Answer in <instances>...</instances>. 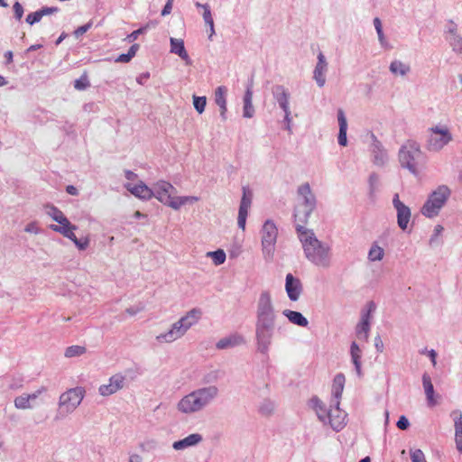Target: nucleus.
I'll return each instance as SVG.
<instances>
[{
    "label": "nucleus",
    "instance_id": "0eeeda50",
    "mask_svg": "<svg viewBox=\"0 0 462 462\" xmlns=\"http://www.w3.org/2000/svg\"><path fill=\"white\" fill-rule=\"evenodd\" d=\"M57 223L59 225H51L50 227L51 230L60 233L65 237L70 239L78 248L80 250L86 249L88 245V239H78L74 231L77 229V226L72 225L69 219L63 215L61 218H60Z\"/></svg>",
    "mask_w": 462,
    "mask_h": 462
},
{
    "label": "nucleus",
    "instance_id": "2eb2a0df",
    "mask_svg": "<svg viewBox=\"0 0 462 462\" xmlns=\"http://www.w3.org/2000/svg\"><path fill=\"white\" fill-rule=\"evenodd\" d=\"M393 206L397 211V222L401 229L405 230L411 218V210L400 199L399 195L395 194L393 199Z\"/></svg>",
    "mask_w": 462,
    "mask_h": 462
},
{
    "label": "nucleus",
    "instance_id": "6e6552de",
    "mask_svg": "<svg viewBox=\"0 0 462 462\" xmlns=\"http://www.w3.org/2000/svg\"><path fill=\"white\" fill-rule=\"evenodd\" d=\"M451 134L444 126H435L430 129L427 148L430 151H439L451 141Z\"/></svg>",
    "mask_w": 462,
    "mask_h": 462
},
{
    "label": "nucleus",
    "instance_id": "13d9d810",
    "mask_svg": "<svg viewBox=\"0 0 462 462\" xmlns=\"http://www.w3.org/2000/svg\"><path fill=\"white\" fill-rule=\"evenodd\" d=\"M89 27H90L89 24L80 26V27H79L77 29L76 33L77 34H83V33H85L89 29Z\"/></svg>",
    "mask_w": 462,
    "mask_h": 462
},
{
    "label": "nucleus",
    "instance_id": "6ab92c4d",
    "mask_svg": "<svg viewBox=\"0 0 462 462\" xmlns=\"http://www.w3.org/2000/svg\"><path fill=\"white\" fill-rule=\"evenodd\" d=\"M285 289L290 300L295 301L301 293V282L299 279L294 278L291 273H288L286 275Z\"/></svg>",
    "mask_w": 462,
    "mask_h": 462
},
{
    "label": "nucleus",
    "instance_id": "bb28decb",
    "mask_svg": "<svg viewBox=\"0 0 462 462\" xmlns=\"http://www.w3.org/2000/svg\"><path fill=\"white\" fill-rule=\"evenodd\" d=\"M345 381L346 378L342 374H337L333 380L332 394L335 398L334 402H337V405H339V399L344 390Z\"/></svg>",
    "mask_w": 462,
    "mask_h": 462
},
{
    "label": "nucleus",
    "instance_id": "9b49d317",
    "mask_svg": "<svg viewBox=\"0 0 462 462\" xmlns=\"http://www.w3.org/2000/svg\"><path fill=\"white\" fill-rule=\"evenodd\" d=\"M278 230L276 226L270 220H267L262 229V245L264 253L269 255L273 251L276 242Z\"/></svg>",
    "mask_w": 462,
    "mask_h": 462
},
{
    "label": "nucleus",
    "instance_id": "680f3d73",
    "mask_svg": "<svg viewBox=\"0 0 462 462\" xmlns=\"http://www.w3.org/2000/svg\"><path fill=\"white\" fill-rule=\"evenodd\" d=\"M429 354H430V356L431 358L433 365H436V356H437L436 352L434 350H431V351H430Z\"/></svg>",
    "mask_w": 462,
    "mask_h": 462
},
{
    "label": "nucleus",
    "instance_id": "1a4fd4ad",
    "mask_svg": "<svg viewBox=\"0 0 462 462\" xmlns=\"http://www.w3.org/2000/svg\"><path fill=\"white\" fill-rule=\"evenodd\" d=\"M298 194L303 199V206L304 208L302 210V217L300 216V210L297 209L296 213L294 215L295 218H299L300 221L303 222L305 221L311 211L314 208L315 206V198L311 192L310 187L308 183H305L299 187L298 189Z\"/></svg>",
    "mask_w": 462,
    "mask_h": 462
},
{
    "label": "nucleus",
    "instance_id": "09e8293b",
    "mask_svg": "<svg viewBox=\"0 0 462 462\" xmlns=\"http://www.w3.org/2000/svg\"><path fill=\"white\" fill-rule=\"evenodd\" d=\"M14 12L15 18L20 21L23 15V8L19 2H15L14 5Z\"/></svg>",
    "mask_w": 462,
    "mask_h": 462
},
{
    "label": "nucleus",
    "instance_id": "f257e3e1",
    "mask_svg": "<svg viewBox=\"0 0 462 462\" xmlns=\"http://www.w3.org/2000/svg\"><path fill=\"white\" fill-rule=\"evenodd\" d=\"M296 230L306 257L317 265L328 266L329 263V246L322 244L311 230H308L300 225H297Z\"/></svg>",
    "mask_w": 462,
    "mask_h": 462
},
{
    "label": "nucleus",
    "instance_id": "3c124183",
    "mask_svg": "<svg viewBox=\"0 0 462 462\" xmlns=\"http://www.w3.org/2000/svg\"><path fill=\"white\" fill-rule=\"evenodd\" d=\"M143 31H144V28H140L136 31H134L129 35H127V37L125 38V41H128L129 42L135 41L137 39V37L139 36V34L143 33Z\"/></svg>",
    "mask_w": 462,
    "mask_h": 462
},
{
    "label": "nucleus",
    "instance_id": "423d86ee",
    "mask_svg": "<svg viewBox=\"0 0 462 462\" xmlns=\"http://www.w3.org/2000/svg\"><path fill=\"white\" fill-rule=\"evenodd\" d=\"M421 154L419 145L415 142H407L399 151V161L403 168L411 173H417V162Z\"/></svg>",
    "mask_w": 462,
    "mask_h": 462
},
{
    "label": "nucleus",
    "instance_id": "de8ad7c7",
    "mask_svg": "<svg viewBox=\"0 0 462 462\" xmlns=\"http://www.w3.org/2000/svg\"><path fill=\"white\" fill-rule=\"evenodd\" d=\"M411 462H427L424 453L420 449L410 450Z\"/></svg>",
    "mask_w": 462,
    "mask_h": 462
},
{
    "label": "nucleus",
    "instance_id": "a211bd4d",
    "mask_svg": "<svg viewBox=\"0 0 462 462\" xmlns=\"http://www.w3.org/2000/svg\"><path fill=\"white\" fill-rule=\"evenodd\" d=\"M46 392L45 387H41L32 393H23L14 399V406L19 410L32 409V402L39 398V396Z\"/></svg>",
    "mask_w": 462,
    "mask_h": 462
},
{
    "label": "nucleus",
    "instance_id": "7ed1b4c3",
    "mask_svg": "<svg viewBox=\"0 0 462 462\" xmlns=\"http://www.w3.org/2000/svg\"><path fill=\"white\" fill-rule=\"evenodd\" d=\"M217 393L216 387L200 389L184 396L178 403V409L184 413L199 411Z\"/></svg>",
    "mask_w": 462,
    "mask_h": 462
},
{
    "label": "nucleus",
    "instance_id": "412c9836",
    "mask_svg": "<svg viewBox=\"0 0 462 462\" xmlns=\"http://www.w3.org/2000/svg\"><path fill=\"white\" fill-rule=\"evenodd\" d=\"M171 52L180 57L187 65L191 64L190 58L185 49L184 42L181 39L171 38Z\"/></svg>",
    "mask_w": 462,
    "mask_h": 462
},
{
    "label": "nucleus",
    "instance_id": "c9c22d12",
    "mask_svg": "<svg viewBox=\"0 0 462 462\" xmlns=\"http://www.w3.org/2000/svg\"><path fill=\"white\" fill-rule=\"evenodd\" d=\"M390 70L394 75H405L410 71V66L399 60H394L390 65Z\"/></svg>",
    "mask_w": 462,
    "mask_h": 462
},
{
    "label": "nucleus",
    "instance_id": "864d4df0",
    "mask_svg": "<svg viewBox=\"0 0 462 462\" xmlns=\"http://www.w3.org/2000/svg\"><path fill=\"white\" fill-rule=\"evenodd\" d=\"M455 441L457 449L462 453V433H457L455 432Z\"/></svg>",
    "mask_w": 462,
    "mask_h": 462
},
{
    "label": "nucleus",
    "instance_id": "473e14b6",
    "mask_svg": "<svg viewBox=\"0 0 462 462\" xmlns=\"http://www.w3.org/2000/svg\"><path fill=\"white\" fill-rule=\"evenodd\" d=\"M253 99V91L250 88H247L245 97H244V116L245 117H252L254 114V107L252 105Z\"/></svg>",
    "mask_w": 462,
    "mask_h": 462
},
{
    "label": "nucleus",
    "instance_id": "69168bd1",
    "mask_svg": "<svg viewBox=\"0 0 462 462\" xmlns=\"http://www.w3.org/2000/svg\"><path fill=\"white\" fill-rule=\"evenodd\" d=\"M40 47H41V45H32V46L28 49V51H35V50H37V49H38V48H40Z\"/></svg>",
    "mask_w": 462,
    "mask_h": 462
},
{
    "label": "nucleus",
    "instance_id": "58836bf2",
    "mask_svg": "<svg viewBox=\"0 0 462 462\" xmlns=\"http://www.w3.org/2000/svg\"><path fill=\"white\" fill-rule=\"evenodd\" d=\"M384 254L383 249L377 245L371 247L368 257L371 261H380L383 259Z\"/></svg>",
    "mask_w": 462,
    "mask_h": 462
},
{
    "label": "nucleus",
    "instance_id": "72a5a7b5",
    "mask_svg": "<svg viewBox=\"0 0 462 462\" xmlns=\"http://www.w3.org/2000/svg\"><path fill=\"white\" fill-rule=\"evenodd\" d=\"M196 6L199 7V8H203V10H204L203 18H204L205 23L210 28L209 38H211L212 35L215 33V30H214V21H213V18H212L210 8H209V6L208 5H202V4H199V3H197Z\"/></svg>",
    "mask_w": 462,
    "mask_h": 462
},
{
    "label": "nucleus",
    "instance_id": "a19ab883",
    "mask_svg": "<svg viewBox=\"0 0 462 462\" xmlns=\"http://www.w3.org/2000/svg\"><path fill=\"white\" fill-rule=\"evenodd\" d=\"M454 420L455 432L462 433V412L459 410L453 411L450 414Z\"/></svg>",
    "mask_w": 462,
    "mask_h": 462
},
{
    "label": "nucleus",
    "instance_id": "9d476101",
    "mask_svg": "<svg viewBox=\"0 0 462 462\" xmlns=\"http://www.w3.org/2000/svg\"><path fill=\"white\" fill-rule=\"evenodd\" d=\"M84 396V390L80 387L69 389L60 397V407L65 412L74 411L81 402Z\"/></svg>",
    "mask_w": 462,
    "mask_h": 462
},
{
    "label": "nucleus",
    "instance_id": "79ce46f5",
    "mask_svg": "<svg viewBox=\"0 0 462 462\" xmlns=\"http://www.w3.org/2000/svg\"><path fill=\"white\" fill-rule=\"evenodd\" d=\"M208 254L212 258L216 265H219L226 261V254L221 249L215 252H209Z\"/></svg>",
    "mask_w": 462,
    "mask_h": 462
},
{
    "label": "nucleus",
    "instance_id": "e2e57ef3",
    "mask_svg": "<svg viewBox=\"0 0 462 462\" xmlns=\"http://www.w3.org/2000/svg\"><path fill=\"white\" fill-rule=\"evenodd\" d=\"M5 85H7V80L0 75V87H4Z\"/></svg>",
    "mask_w": 462,
    "mask_h": 462
},
{
    "label": "nucleus",
    "instance_id": "f03ea898",
    "mask_svg": "<svg viewBox=\"0 0 462 462\" xmlns=\"http://www.w3.org/2000/svg\"><path fill=\"white\" fill-rule=\"evenodd\" d=\"M152 190L154 198L162 204L176 210L186 204H192L199 200V198L194 196H176L177 189L165 180H159L154 183Z\"/></svg>",
    "mask_w": 462,
    "mask_h": 462
},
{
    "label": "nucleus",
    "instance_id": "4be33fe9",
    "mask_svg": "<svg viewBox=\"0 0 462 462\" xmlns=\"http://www.w3.org/2000/svg\"><path fill=\"white\" fill-rule=\"evenodd\" d=\"M422 383L427 397L428 405L430 407L435 406L438 403V401L434 394V387L429 374H424L422 375Z\"/></svg>",
    "mask_w": 462,
    "mask_h": 462
},
{
    "label": "nucleus",
    "instance_id": "f8f14e48",
    "mask_svg": "<svg viewBox=\"0 0 462 462\" xmlns=\"http://www.w3.org/2000/svg\"><path fill=\"white\" fill-rule=\"evenodd\" d=\"M253 199L252 191L246 188H243V196L240 202L238 217H237V225L244 231L245 229L246 217L248 215V210L251 208Z\"/></svg>",
    "mask_w": 462,
    "mask_h": 462
},
{
    "label": "nucleus",
    "instance_id": "dca6fc26",
    "mask_svg": "<svg viewBox=\"0 0 462 462\" xmlns=\"http://www.w3.org/2000/svg\"><path fill=\"white\" fill-rule=\"evenodd\" d=\"M125 380V378L124 375L120 374H114L110 377L107 384H102L99 387V393L103 396H109L116 393L124 387Z\"/></svg>",
    "mask_w": 462,
    "mask_h": 462
},
{
    "label": "nucleus",
    "instance_id": "c756f323",
    "mask_svg": "<svg viewBox=\"0 0 462 462\" xmlns=\"http://www.w3.org/2000/svg\"><path fill=\"white\" fill-rule=\"evenodd\" d=\"M226 88L223 86L218 87L215 91V101L221 109V115L224 116L226 111Z\"/></svg>",
    "mask_w": 462,
    "mask_h": 462
},
{
    "label": "nucleus",
    "instance_id": "c85d7f7f",
    "mask_svg": "<svg viewBox=\"0 0 462 462\" xmlns=\"http://www.w3.org/2000/svg\"><path fill=\"white\" fill-rule=\"evenodd\" d=\"M58 8H43L42 10L36 11L34 13H31L26 17V22L29 24H33L35 23H38L41 21V19L43 17V15L52 14L53 12H56Z\"/></svg>",
    "mask_w": 462,
    "mask_h": 462
},
{
    "label": "nucleus",
    "instance_id": "ea45409f",
    "mask_svg": "<svg viewBox=\"0 0 462 462\" xmlns=\"http://www.w3.org/2000/svg\"><path fill=\"white\" fill-rule=\"evenodd\" d=\"M86 352V347L81 346H71L66 348L65 356L74 357L83 355Z\"/></svg>",
    "mask_w": 462,
    "mask_h": 462
},
{
    "label": "nucleus",
    "instance_id": "603ef678",
    "mask_svg": "<svg viewBox=\"0 0 462 462\" xmlns=\"http://www.w3.org/2000/svg\"><path fill=\"white\" fill-rule=\"evenodd\" d=\"M397 427L400 430H406L409 427V420L405 416H401L397 421Z\"/></svg>",
    "mask_w": 462,
    "mask_h": 462
},
{
    "label": "nucleus",
    "instance_id": "4d7b16f0",
    "mask_svg": "<svg viewBox=\"0 0 462 462\" xmlns=\"http://www.w3.org/2000/svg\"><path fill=\"white\" fill-rule=\"evenodd\" d=\"M171 0H169L168 3L165 5V6L162 12V15L169 14L171 13Z\"/></svg>",
    "mask_w": 462,
    "mask_h": 462
},
{
    "label": "nucleus",
    "instance_id": "5701e85b",
    "mask_svg": "<svg viewBox=\"0 0 462 462\" xmlns=\"http://www.w3.org/2000/svg\"><path fill=\"white\" fill-rule=\"evenodd\" d=\"M201 314H202V312L199 309H192L184 317L180 319L178 321L181 325H183L184 329L186 331H188V329L189 328H191L193 325L198 323V321L199 320V319L201 317Z\"/></svg>",
    "mask_w": 462,
    "mask_h": 462
},
{
    "label": "nucleus",
    "instance_id": "052dcab7",
    "mask_svg": "<svg viewBox=\"0 0 462 462\" xmlns=\"http://www.w3.org/2000/svg\"><path fill=\"white\" fill-rule=\"evenodd\" d=\"M66 189H67V192L69 194H70V195H77L78 194V189L74 186L69 185V186L67 187Z\"/></svg>",
    "mask_w": 462,
    "mask_h": 462
},
{
    "label": "nucleus",
    "instance_id": "338daca9",
    "mask_svg": "<svg viewBox=\"0 0 462 462\" xmlns=\"http://www.w3.org/2000/svg\"><path fill=\"white\" fill-rule=\"evenodd\" d=\"M359 462H370V457H365L362 458Z\"/></svg>",
    "mask_w": 462,
    "mask_h": 462
},
{
    "label": "nucleus",
    "instance_id": "6e6d98bb",
    "mask_svg": "<svg viewBox=\"0 0 462 462\" xmlns=\"http://www.w3.org/2000/svg\"><path fill=\"white\" fill-rule=\"evenodd\" d=\"M443 226L441 225H437L434 228V235H433V237L431 238V241H433V239L435 237H438L439 236H440V234L442 233L443 231Z\"/></svg>",
    "mask_w": 462,
    "mask_h": 462
},
{
    "label": "nucleus",
    "instance_id": "b1692460",
    "mask_svg": "<svg viewBox=\"0 0 462 462\" xmlns=\"http://www.w3.org/2000/svg\"><path fill=\"white\" fill-rule=\"evenodd\" d=\"M318 60L319 61L314 70V79L319 87H323L326 81L324 72L327 69V62L323 53L320 52L318 55Z\"/></svg>",
    "mask_w": 462,
    "mask_h": 462
},
{
    "label": "nucleus",
    "instance_id": "8fccbe9b",
    "mask_svg": "<svg viewBox=\"0 0 462 462\" xmlns=\"http://www.w3.org/2000/svg\"><path fill=\"white\" fill-rule=\"evenodd\" d=\"M374 27H375V30L377 32V34H378V37H379V40L380 41H383V29H382V23L380 21L379 18H374Z\"/></svg>",
    "mask_w": 462,
    "mask_h": 462
},
{
    "label": "nucleus",
    "instance_id": "a878e982",
    "mask_svg": "<svg viewBox=\"0 0 462 462\" xmlns=\"http://www.w3.org/2000/svg\"><path fill=\"white\" fill-rule=\"evenodd\" d=\"M202 440V436L198 433L190 434L188 437L180 439L179 441H175L173 443V448L176 450L184 449L186 448L195 446Z\"/></svg>",
    "mask_w": 462,
    "mask_h": 462
},
{
    "label": "nucleus",
    "instance_id": "2f4dec72",
    "mask_svg": "<svg viewBox=\"0 0 462 462\" xmlns=\"http://www.w3.org/2000/svg\"><path fill=\"white\" fill-rule=\"evenodd\" d=\"M282 92L277 95V101L285 113V119L290 122L291 111L289 109V95L281 88Z\"/></svg>",
    "mask_w": 462,
    "mask_h": 462
},
{
    "label": "nucleus",
    "instance_id": "f3484780",
    "mask_svg": "<svg viewBox=\"0 0 462 462\" xmlns=\"http://www.w3.org/2000/svg\"><path fill=\"white\" fill-rule=\"evenodd\" d=\"M327 420L335 430H340L346 425V414L344 411L339 409L337 402H335V407L328 410Z\"/></svg>",
    "mask_w": 462,
    "mask_h": 462
},
{
    "label": "nucleus",
    "instance_id": "774afa93",
    "mask_svg": "<svg viewBox=\"0 0 462 462\" xmlns=\"http://www.w3.org/2000/svg\"><path fill=\"white\" fill-rule=\"evenodd\" d=\"M0 5L4 6V7H6L7 4H6V2L5 0H0Z\"/></svg>",
    "mask_w": 462,
    "mask_h": 462
},
{
    "label": "nucleus",
    "instance_id": "7c9ffc66",
    "mask_svg": "<svg viewBox=\"0 0 462 462\" xmlns=\"http://www.w3.org/2000/svg\"><path fill=\"white\" fill-rule=\"evenodd\" d=\"M284 315L289 319V320L296 325L306 327L308 325V320L305 317L302 316L301 313L294 310H284Z\"/></svg>",
    "mask_w": 462,
    "mask_h": 462
},
{
    "label": "nucleus",
    "instance_id": "20e7f679",
    "mask_svg": "<svg viewBox=\"0 0 462 462\" xmlns=\"http://www.w3.org/2000/svg\"><path fill=\"white\" fill-rule=\"evenodd\" d=\"M258 322L256 328V335L259 339L265 337L268 335L269 328L273 325L274 315L272 305L271 295L269 292L264 291L261 294L258 302Z\"/></svg>",
    "mask_w": 462,
    "mask_h": 462
},
{
    "label": "nucleus",
    "instance_id": "aec40b11",
    "mask_svg": "<svg viewBox=\"0 0 462 462\" xmlns=\"http://www.w3.org/2000/svg\"><path fill=\"white\" fill-rule=\"evenodd\" d=\"M186 332L183 325L177 321L171 326V328L168 332L157 336V339L160 342L170 343L181 337Z\"/></svg>",
    "mask_w": 462,
    "mask_h": 462
},
{
    "label": "nucleus",
    "instance_id": "0e129e2a",
    "mask_svg": "<svg viewBox=\"0 0 462 462\" xmlns=\"http://www.w3.org/2000/svg\"><path fill=\"white\" fill-rule=\"evenodd\" d=\"M33 229H34V224L28 225V226L25 227V231H26V232H32Z\"/></svg>",
    "mask_w": 462,
    "mask_h": 462
},
{
    "label": "nucleus",
    "instance_id": "c03bdc74",
    "mask_svg": "<svg viewBox=\"0 0 462 462\" xmlns=\"http://www.w3.org/2000/svg\"><path fill=\"white\" fill-rule=\"evenodd\" d=\"M46 214L57 222L64 215L61 210L54 206H46Z\"/></svg>",
    "mask_w": 462,
    "mask_h": 462
},
{
    "label": "nucleus",
    "instance_id": "5fc2aeb1",
    "mask_svg": "<svg viewBox=\"0 0 462 462\" xmlns=\"http://www.w3.org/2000/svg\"><path fill=\"white\" fill-rule=\"evenodd\" d=\"M125 178L129 180L128 182H133L137 180V174L131 171H125Z\"/></svg>",
    "mask_w": 462,
    "mask_h": 462
},
{
    "label": "nucleus",
    "instance_id": "a18cd8bd",
    "mask_svg": "<svg viewBox=\"0 0 462 462\" xmlns=\"http://www.w3.org/2000/svg\"><path fill=\"white\" fill-rule=\"evenodd\" d=\"M207 99L205 97H194L193 105L195 109L199 113H203L206 107Z\"/></svg>",
    "mask_w": 462,
    "mask_h": 462
},
{
    "label": "nucleus",
    "instance_id": "bf43d9fd",
    "mask_svg": "<svg viewBox=\"0 0 462 462\" xmlns=\"http://www.w3.org/2000/svg\"><path fill=\"white\" fill-rule=\"evenodd\" d=\"M5 58L6 60V63L7 64H10L13 62V51H7L5 53Z\"/></svg>",
    "mask_w": 462,
    "mask_h": 462
},
{
    "label": "nucleus",
    "instance_id": "ddd939ff",
    "mask_svg": "<svg viewBox=\"0 0 462 462\" xmlns=\"http://www.w3.org/2000/svg\"><path fill=\"white\" fill-rule=\"evenodd\" d=\"M125 188L134 197L143 200H149L154 195L152 189L141 180L137 183L127 182L125 184Z\"/></svg>",
    "mask_w": 462,
    "mask_h": 462
},
{
    "label": "nucleus",
    "instance_id": "e433bc0d",
    "mask_svg": "<svg viewBox=\"0 0 462 462\" xmlns=\"http://www.w3.org/2000/svg\"><path fill=\"white\" fill-rule=\"evenodd\" d=\"M139 44L137 43H134L133 44L128 52L125 53V54H120L116 59V62H120V63H127L129 62L136 54V52L138 51L139 50Z\"/></svg>",
    "mask_w": 462,
    "mask_h": 462
},
{
    "label": "nucleus",
    "instance_id": "f704fd0d",
    "mask_svg": "<svg viewBox=\"0 0 462 462\" xmlns=\"http://www.w3.org/2000/svg\"><path fill=\"white\" fill-rule=\"evenodd\" d=\"M311 402L319 419L321 421H326L328 415V410H327L325 405L317 398H313Z\"/></svg>",
    "mask_w": 462,
    "mask_h": 462
},
{
    "label": "nucleus",
    "instance_id": "37998d69",
    "mask_svg": "<svg viewBox=\"0 0 462 462\" xmlns=\"http://www.w3.org/2000/svg\"><path fill=\"white\" fill-rule=\"evenodd\" d=\"M89 85L90 84H89V81H88V79L87 72H84L82 74V76L79 79H76L75 82H74V88L77 90H84L87 88H88Z\"/></svg>",
    "mask_w": 462,
    "mask_h": 462
},
{
    "label": "nucleus",
    "instance_id": "cd10ccee",
    "mask_svg": "<svg viewBox=\"0 0 462 462\" xmlns=\"http://www.w3.org/2000/svg\"><path fill=\"white\" fill-rule=\"evenodd\" d=\"M241 343H243V337H240V336L234 335V336H230L228 337H225V338L220 339L217 343V347L218 349H225V348H228V347H232V346H237V345H239Z\"/></svg>",
    "mask_w": 462,
    "mask_h": 462
},
{
    "label": "nucleus",
    "instance_id": "393cba45",
    "mask_svg": "<svg viewBox=\"0 0 462 462\" xmlns=\"http://www.w3.org/2000/svg\"><path fill=\"white\" fill-rule=\"evenodd\" d=\"M337 121H338V125H339L338 143L342 146H346L347 143V139H346L347 122H346L345 113L342 109H338V111H337Z\"/></svg>",
    "mask_w": 462,
    "mask_h": 462
},
{
    "label": "nucleus",
    "instance_id": "4468645a",
    "mask_svg": "<svg viewBox=\"0 0 462 462\" xmlns=\"http://www.w3.org/2000/svg\"><path fill=\"white\" fill-rule=\"evenodd\" d=\"M375 304L370 301L367 304V311L362 315L360 323L356 327V335L360 340L366 341L368 339V333L370 329V317L371 313L374 311Z\"/></svg>",
    "mask_w": 462,
    "mask_h": 462
},
{
    "label": "nucleus",
    "instance_id": "4c0bfd02",
    "mask_svg": "<svg viewBox=\"0 0 462 462\" xmlns=\"http://www.w3.org/2000/svg\"><path fill=\"white\" fill-rule=\"evenodd\" d=\"M351 356H352L353 363H354V365L356 366V372L358 374H360V370H361V362H360L361 349L359 348V346H357V344L356 342H353L352 345H351Z\"/></svg>",
    "mask_w": 462,
    "mask_h": 462
},
{
    "label": "nucleus",
    "instance_id": "39448f33",
    "mask_svg": "<svg viewBox=\"0 0 462 462\" xmlns=\"http://www.w3.org/2000/svg\"><path fill=\"white\" fill-rule=\"evenodd\" d=\"M450 195L447 186H439L433 191L421 208V213L427 217H436Z\"/></svg>",
    "mask_w": 462,
    "mask_h": 462
},
{
    "label": "nucleus",
    "instance_id": "49530a36",
    "mask_svg": "<svg viewBox=\"0 0 462 462\" xmlns=\"http://www.w3.org/2000/svg\"><path fill=\"white\" fill-rule=\"evenodd\" d=\"M449 42L455 51H462V38L460 36L452 34L449 39Z\"/></svg>",
    "mask_w": 462,
    "mask_h": 462
}]
</instances>
